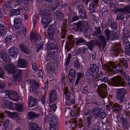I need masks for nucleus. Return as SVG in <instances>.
<instances>
[{"mask_svg": "<svg viewBox=\"0 0 130 130\" xmlns=\"http://www.w3.org/2000/svg\"><path fill=\"white\" fill-rule=\"evenodd\" d=\"M87 120L88 127H90V125L93 122L92 116V115H90L88 116L87 118Z\"/></svg>", "mask_w": 130, "mask_h": 130, "instance_id": "nucleus-39", "label": "nucleus"}, {"mask_svg": "<svg viewBox=\"0 0 130 130\" xmlns=\"http://www.w3.org/2000/svg\"><path fill=\"white\" fill-rule=\"evenodd\" d=\"M99 0H92L93 2L90 4L89 8L90 10L91 13H94L92 14V16L93 20H95L96 18H98V13L97 12L95 11V7L98 5V4L99 2Z\"/></svg>", "mask_w": 130, "mask_h": 130, "instance_id": "nucleus-5", "label": "nucleus"}, {"mask_svg": "<svg viewBox=\"0 0 130 130\" xmlns=\"http://www.w3.org/2000/svg\"><path fill=\"white\" fill-rule=\"evenodd\" d=\"M109 64L110 66L113 68L116 66V64L115 62L110 61Z\"/></svg>", "mask_w": 130, "mask_h": 130, "instance_id": "nucleus-58", "label": "nucleus"}, {"mask_svg": "<svg viewBox=\"0 0 130 130\" xmlns=\"http://www.w3.org/2000/svg\"><path fill=\"white\" fill-rule=\"evenodd\" d=\"M101 109L99 108H95L93 109L92 113L94 116L95 117H98L99 116L100 114V111Z\"/></svg>", "mask_w": 130, "mask_h": 130, "instance_id": "nucleus-31", "label": "nucleus"}, {"mask_svg": "<svg viewBox=\"0 0 130 130\" xmlns=\"http://www.w3.org/2000/svg\"><path fill=\"white\" fill-rule=\"evenodd\" d=\"M12 38V37L10 35L7 36L5 39V41L6 43L8 44L10 43L11 42Z\"/></svg>", "mask_w": 130, "mask_h": 130, "instance_id": "nucleus-49", "label": "nucleus"}, {"mask_svg": "<svg viewBox=\"0 0 130 130\" xmlns=\"http://www.w3.org/2000/svg\"><path fill=\"white\" fill-rule=\"evenodd\" d=\"M88 22L86 21H80L75 24L76 26V31L80 33L82 32L84 26L88 25Z\"/></svg>", "mask_w": 130, "mask_h": 130, "instance_id": "nucleus-13", "label": "nucleus"}, {"mask_svg": "<svg viewBox=\"0 0 130 130\" xmlns=\"http://www.w3.org/2000/svg\"><path fill=\"white\" fill-rule=\"evenodd\" d=\"M22 70L19 69L15 70V75L13 76L11 80V84L15 85L20 81L22 77Z\"/></svg>", "mask_w": 130, "mask_h": 130, "instance_id": "nucleus-4", "label": "nucleus"}, {"mask_svg": "<svg viewBox=\"0 0 130 130\" xmlns=\"http://www.w3.org/2000/svg\"><path fill=\"white\" fill-rule=\"evenodd\" d=\"M66 79L65 78L64 74H63L61 77V81L62 83H64L66 82Z\"/></svg>", "mask_w": 130, "mask_h": 130, "instance_id": "nucleus-61", "label": "nucleus"}, {"mask_svg": "<svg viewBox=\"0 0 130 130\" xmlns=\"http://www.w3.org/2000/svg\"><path fill=\"white\" fill-rule=\"evenodd\" d=\"M120 120L121 121V123L122 128L124 129H127L129 128L130 123L126 118L123 117H121Z\"/></svg>", "mask_w": 130, "mask_h": 130, "instance_id": "nucleus-17", "label": "nucleus"}, {"mask_svg": "<svg viewBox=\"0 0 130 130\" xmlns=\"http://www.w3.org/2000/svg\"><path fill=\"white\" fill-rule=\"evenodd\" d=\"M6 98H9L11 100L17 101V99L18 97V94L16 92L13 91L11 90L5 91Z\"/></svg>", "mask_w": 130, "mask_h": 130, "instance_id": "nucleus-11", "label": "nucleus"}, {"mask_svg": "<svg viewBox=\"0 0 130 130\" xmlns=\"http://www.w3.org/2000/svg\"><path fill=\"white\" fill-rule=\"evenodd\" d=\"M52 119L50 121V130H56L58 126V122L57 118L54 116H52Z\"/></svg>", "mask_w": 130, "mask_h": 130, "instance_id": "nucleus-12", "label": "nucleus"}, {"mask_svg": "<svg viewBox=\"0 0 130 130\" xmlns=\"http://www.w3.org/2000/svg\"><path fill=\"white\" fill-rule=\"evenodd\" d=\"M115 12L116 13L117 12H121V13H124L123 9V8H115Z\"/></svg>", "mask_w": 130, "mask_h": 130, "instance_id": "nucleus-57", "label": "nucleus"}, {"mask_svg": "<svg viewBox=\"0 0 130 130\" xmlns=\"http://www.w3.org/2000/svg\"><path fill=\"white\" fill-rule=\"evenodd\" d=\"M124 13H130V6H127L123 8Z\"/></svg>", "mask_w": 130, "mask_h": 130, "instance_id": "nucleus-48", "label": "nucleus"}, {"mask_svg": "<svg viewBox=\"0 0 130 130\" xmlns=\"http://www.w3.org/2000/svg\"><path fill=\"white\" fill-rule=\"evenodd\" d=\"M102 68L104 70L107 71L109 72H113L115 73H117L121 71V68L119 66H116L112 69L111 68L109 65L105 64L103 65L102 63Z\"/></svg>", "mask_w": 130, "mask_h": 130, "instance_id": "nucleus-9", "label": "nucleus"}, {"mask_svg": "<svg viewBox=\"0 0 130 130\" xmlns=\"http://www.w3.org/2000/svg\"><path fill=\"white\" fill-rule=\"evenodd\" d=\"M107 88L106 85L104 83L100 85L98 87V90L99 95L102 99L106 98L107 96L106 91Z\"/></svg>", "mask_w": 130, "mask_h": 130, "instance_id": "nucleus-8", "label": "nucleus"}, {"mask_svg": "<svg viewBox=\"0 0 130 130\" xmlns=\"http://www.w3.org/2000/svg\"><path fill=\"white\" fill-rule=\"evenodd\" d=\"M98 38L100 42V43L98 44V47L100 49L102 48V45L103 50L107 43L106 39L104 36L101 35L98 37Z\"/></svg>", "mask_w": 130, "mask_h": 130, "instance_id": "nucleus-15", "label": "nucleus"}, {"mask_svg": "<svg viewBox=\"0 0 130 130\" xmlns=\"http://www.w3.org/2000/svg\"><path fill=\"white\" fill-rule=\"evenodd\" d=\"M108 84L112 86H123L125 84V82L122 80L120 76L117 75L110 79Z\"/></svg>", "mask_w": 130, "mask_h": 130, "instance_id": "nucleus-3", "label": "nucleus"}, {"mask_svg": "<svg viewBox=\"0 0 130 130\" xmlns=\"http://www.w3.org/2000/svg\"><path fill=\"white\" fill-rule=\"evenodd\" d=\"M18 50L16 47H13L10 49L9 52L10 56L12 57H15L18 53Z\"/></svg>", "mask_w": 130, "mask_h": 130, "instance_id": "nucleus-20", "label": "nucleus"}, {"mask_svg": "<svg viewBox=\"0 0 130 130\" xmlns=\"http://www.w3.org/2000/svg\"><path fill=\"white\" fill-rule=\"evenodd\" d=\"M122 41L123 43L128 41L129 40H130V37L127 35L124 34V35L122 36Z\"/></svg>", "mask_w": 130, "mask_h": 130, "instance_id": "nucleus-45", "label": "nucleus"}, {"mask_svg": "<svg viewBox=\"0 0 130 130\" xmlns=\"http://www.w3.org/2000/svg\"><path fill=\"white\" fill-rule=\"evenodd\" d=\"M90 66V68L87 70L86 72V75L87 76L91 75L94 76L98 72V68L96 64H91Z\"/></svg>", "mask_w": 130, "mask_h": 130, "instance_id": "nucleus-7", "label": "nucleus"}, {"mask_svg": "<svg viewBox=\"0 0 130 130\" xmlns=\"http://www.w3.org/2000/svg\"><path fill=\"white\" fill-rule=\"evenodd\" d=\"M107 24L108 26H110L113 31H115L117 30V26L116 23L110 19L108 20Z\"/></svg>", "mask_w": 130, "mask_h": 130, "instance_id": "nucleus-24", "label": "nucleus"}, {"mask_svg": "<svg viewBox=\"0 0 130 130\" xmlns=\"http://www.w3.org/2000/svg\"><path fill=\"white\" fill-rule=\"evenodd\" d=\"M104 33L107 38V40L109 41L118 39V37L117 33L113 31H110L108 29H106L104 31Z\"/></svg>", "mask_w": 130, "mask_h": 130, "instance_id": "nucleus-6", "label": "nucleus"}, {"mask_svg": "<svg viewBox=\"0 0 130 130\" xmlns=\"http://www.w3.org/2000/svg\"><path fill=\"white\" fill-rule=\"evenodd\" d=\"M54 31L52 32V33L48 32V36L51 40H53L54 39Z\"/></svg>", "mask_w": 130, "mask_h": 130, "instance_id": "nucleus-56", "label": "nucleus"}, {"mask_svg": "<svg viewBox=\"0 0 130 130\" xmlns=\"http://www.w3.org/2000/svg\"><path fill=\"white\" fill-rule=\"evenodd\" d=\"M86 45L91 51H92L94 47V41H92L89 42L88 43H86Z\"/></svg>", "mask_w": 130, "mask_h": 130, "instance_id": "nucleus-42", "label": "nucleus"}, {"mask_svg": "<svg viewBox=\"0 0 130 130\" xmlns=\"http://www.w3.org/2000/svg\"><path fill=\"white\" fill-rule=\"evenodd\" d=\"M1 1L2 2H3L4 4L3 6V8H6L8 7V4H9V3L8 0H1Z\"/></svg>", "mask_w": 130, "mask_h": 130, "instance_id": "nucleus-47", "label": "nucleus"}, {"mask_svg": "<svg viewBox=\"0 0 130 130\" xmlns=\"http://www.w3.org/2000/svg\"><path fill=\"white\" fill-rule=\"evenodd\" d=\"M46 45L48 49L52 53H56L58 50L56 46L53 43L48 42Z\"/></svg>", "mask_w": 130, "mask_h": 130, "instance_id": "nucleus-18", "label": "nucleus"}, {"mask_svg": "<svg viewBox=\"0 0 130 130\" xmlns=\"http://www.w3.org/2000/svg\"><path fill=\"white\" fill-rule=\"evenodd\" d=\"M15 108L17 110L19 111H21L23 110V104H16Z\"/></svg>", "mask_w": 130, "mask_h": 130, "instance_id": "nucleus-43", "label": "nucleus"}, {"mask_svg": "<svg viewBox=\"0 0 130 130\" xmlns=\"http://www.w3.org/2000/svg\"><path fill=\"white\" fill-rule=\"evenodd\" d=\"M121 52H123V51L122 50L121 44L119 43L116 45L114 48L111 51V53L113 54L116 56H119Z\"/></svg>", "mask_w": 130, "mask_h": 130, "instance_id": "nucleus-16", "label": "nucleus"}, {"mask_svg": "<svg viewBox=\"0 0 130 130\" xmlns=\"http://www.w3.org/2000/svg\"><path fill=\"white\" fill-rule=\"evenodd\" d=\"M75 42L76 46H80L81 43L86 42V40L83 38H77L75 39Z\"/></svg>", "mask_w": 130, "mask_h": 130, "instance_id": "nucleus-27", "label": "nucleus"}, {"mask_svg": "<svg viewBox=\"0 0 130 130\" xmlns=\"http://www.w3.org/2000/svg\"><path fill=\"white\" fill-rule=\"evenodd\" d=\"M74 67L76 69H78L80 67V64L78 61H76L74 63Z\"/></svg>", "mask_w": 130, "mask_h": 130, "instance_id": "nucleus-55", "label": "nucleus"}, {"mask_svg": "<svg viewBox=\"0 0 130 130\" xmlns=\"http://www.w3.org/2000/svg\"><path fill=\"white\" fill-rule=\"evenodd\" d=\"M51 64V62H49L47 63V65H46V69L49 73L51 72L53 68V67Z\"/></svg>", "mask_w": 130, "mask_h": 130, "instance_id": "nucleus-41", "label": "nucleus"}, {"mask_svg": "<svg viewBox=\"0 0 130 130\" xmlns=\"http://www.w3.org/2000/svg\"><path fill=\"white\" fill-rule=\"evenodd\" d=\"M10 123V122L8 119H6L4 123L3 126L5 128V129L7 128L9 125V123Z\"/></svg>", "mask_w": 130, "mask_h": 130, "instance_id": "nucleus-52", "label": "nucleus"}, {"mask_svg": "<svg viewBox=\"0 0 130 130\" xmlns=\"http://www.w3.org/2000/svg\"><path fill=\"white\" fill-rule=\"evenodd\" d=\"M29 84L30 85L29 91L32 92H36L37 91V90L39 88V86L37 83L34 80H31L29 83Z\"/></svg>", "mask_w": 130, "mask_h": 130, "instance_id": "nucleus-14", "label": "nucleus"}, {"mask_svg": "<svg viewBox=\"0 0 130 130\" xmlns=\"http://www.w3.org/2000/svg\"><path fill=\"white\" fill-rule=\"evenodd\" d=\"M28 115L29 119H30L38 117L39 115L38 114H36L34 112L30 111L28 113Z\"/></svg>", "mask_w": 130, "mask_h": 130, "instance_id": "nucleus-37", "label": "nucleus"}, {"mask_svg": "<svg viewBox=\"0 0 130 130\" xmlns=\"http://www.w3.org/2000/svg\"><path fill=\"white\" fill-rule=\"evenodd\" d=\"M31 128L33 130H40L41 129L40 127H39L36 124L32 123L30 124Z\"/></svg>", "mask_w": 130, "mask_h": 130, "instance_id": "nucleus-36", "label": "nucleus"}, {"mask_svg": "<svg viewBox=\"0 0 130 130\" xmlns=\"http://www.w3.org/2000/svg\"><path fill=\"white\" fill-rule=\"evenodd\" d=\"M50 8L48 6L43 5L40 8L39 14L41 16L43 17L41 22L42 24L49 23L51 21V15L50 14Z\"/></svg>", "mask_w": 130, "mask_h": 130, "instance_id": "nucleus-1", "label": "nucleus"}, {"mask_svg": "<svg viewBox=\"0 0 130 130\" xmlns=\"http://www.w3.org/2000/svg\"><path fill=\"white\" fill-rule=\"evenodd\" d=\"M67 25V24L65 23L64 24L63 26L62 27V32L61 35V37L62 39L64 38L65 37V36L66 35L67 29L66 27L65 26H66Z\"/></svg>", "mask_w": 130, "mask_h": 130, "instance_id": "nucleus-30", "label": "nucleus"}, {"mask_svg": "<svg viewBox=\"0 0 130 130\" xmlns=\"http://www.w3.org/2000/svg\"><path fill=\"white\" fill-rule=\"evenodd\" d=\"M4 104L6 107L9 109L13 110L14 108L12 105V102L7 100H5L4 102Z\"/></svg>", "mask_w": 130, "mask_h": 130, "instance_id": "nucleus-32", "label": "nucleus"}, {"mask_svg": "<svg viewBox=\"0 0 130 130\" xmlns=\"http://www.w3.org/2000/svg\"><path fill=\"white\" fill-rule=\"evenodd\" d=\"M124 18V16L121 14H119L117 17V19L118 20H123Z\"/></svg>", "mask_w": 130, "mask_h": 130, "instance_id": "nucleus-63", "label": "nucleus"}, {"mask_svg": "<svg viewBox=\"0 0 130 130\" xmlns=\"http://www.w3.org/2000/svg\"><path fill=\"white\" fill-rule=\"evenodd\" d=\"M54 31L53 29V26L50 25L48 27V32L52 33V32Z\"/></svg>", "mask_w": 130, "mask_h": 130, "instance_id": "nucleus-62", "label": "nucleus"}, {"mask_svg": "<svg viewBox=\"0 0 130 130\" xmlns=\"http://www.w3.org/2000/svg\"><path fill=\"white\" fill-rule=\"evenodd\" d=\"M90 29V27L88 25L84 26L82 32L85 33L86 34H87L88 32V31Z\"/></svg>", "mask_w": 130, "mask_h": 130, "instance_id": "nucleus-46", "label": "nucleus"}, {"mask_svg": "<svg viewBox=\"0 0 130 130\" xmlns=\"http://www.w3.org/2000/svg\"><path fill=\"white\" fill-rule=\"evenodd\" d=\"M117 100L120 103H122L124 101V98L126 94V90L124 89H117Z\"/></svg>", "mask_w": 130, "mask_h": 130, "instance_id": "nucleus-10", "label": "nucleus"}, {"mask_svg": "<svg viewBox=\"0 0 130 130\" xmlns=\"http://www.w3.org/2000/svg\"><path fill=\"white\" fill-rule=\"evenodd\" d=\"M64 93L65 94L66 99L68 100H70V92L67 89L65 88Z\"/></svg>", "mask_w": 130, "mask_h": 130, "instance_id": "nucleus-40", "label": "nucleus"}, {"mask_svg": "<svg viewBox=\"0 0 130 130\" xmlns=\"http://www.w3.org/2000/svg\"><path fill=\"white\" fill-rule=\"evenodd\" d=\"M100 80H102L103 82L105 83H107L109 81L108 78L106 76H104L102 79H101Z\"/></svg>", "mask_w": 130, "mask_h": 130, "instance_id": "nucleus-54", "label": "nucleus"}, {"mask_svg": "<svg viewBox=\"0 0 130 130\" xmlns=\"http://www.w3.org/2000/svg\"><path fill=\"white\" fill-rule=\"evenodd\" d=\"M30 39L31 41L33 43H35L36 46L37 48V52L41 49L43 47V42L42 41L40 40L41 37L38 35L36 33L30 34Z\"/></svg>", "mask_w": 130, "mask_h": 130, "instance_id": "nucleus-2", "label": "nucleus"}, {"mask_svg": "<svg viewBox=\"0 0 130 130\" xmlns=\"http://www.w3.org/2000/svg\"><path fill=\"white\" fill-rule=\"evenodd\" d=\"M1 59L5 62H8L10 61L9 57L7 53L3 52L1 53Z\"/></svg>", "mask_w": 130, "mask_h": 130, "instance_id": "nucleus-28", "label": "nucleus"}, {"mask_svg": "<svg viewBox=\"0 0 130 130\" xmlns=\"http://www.w3.org/2000/svg\"><path fill=\"white\" fill-rule=\"evenodd\" d=\"M88 89L87 86H85L83 88V93L84 94H86L88 91Z\"/></svg>", "mask_w": 130, "mask_h": 130, "instance_id": "nucleus-59", "label": "nucleus"}, {"mask_svg": "<svg viewBox=\"0 0 130 130\" xmlns=\"http://www.w3.org/2000/svg\"><path fill=\"white\" fill-rule=\"evenodd\" d=\"M95 29L94 33L95 35L97 36L102 34V32L100 30V27H97L95 28Z\"/></svg>", "mask_w": 130, "mask_h": 130, "instance_id": "nucleus-44", "label": "nucleus"}, {"mask_svg": "<svg viewBox=\"0 0 130 130\" xmlns=\"http://www.w3.org/2000/svg\"><path fill=\"white\" fill-rule=\"evenodd\" d=\"M8 29V25L7 24H0V32L1 35L4 36L6 34V32L7 31Z\"/></svg>", "mask_w": 130, "mask_h": 130, "instance_id": "nucleus-19", "label": "nucleus"}, {"mask_svg": "<svg viewBox=\"0 0 130 130\" xmlns=\"http://www.w3.org/2000/svg\"><path fill=\"white\" fill-rule=\"evenodd\" d=\"M75 75V72L74 70L71 68L69 74V78L70 79H72Z\"/></svg>", "mask_w": 130, "mask_h": 130, "instance_id": "nucleus-38", "label": "nucleus"}, {"mask_svg": "<svg viewBox=\"0 0 130 130\" xmlns=\"http://www.w3.org/2000/svg\"><path fill=\"white\" fill-rule=\"evenodd\" d=\"M6 69L9 73L13 74L15 73V66L12 64H8L6 66Z\"/></svg>", "mask_w": 130, "mask_h": 130, "instance_id": "nucleus-22", "label": "nucleus"}, {"mask_svg": "<svg viewBox=\"0 0 130 130\" xmlns=\"http://www.w3.org/2000/svg\"><path fill=\"white\" fill-rule=\"evenodd\" d=\"M20 47L22 51L27 54H29L30 50L24 44H21L20 45Z\"/></svg>", "mask_w": 130, "mask_h": 130, "instance_id": "nucleus-34", "label": "nucleus"}, {"mask_svg": "<svg viewBox=\"0 0 130 130\" xmlns=\"http://www.w3.org/2000/svg\"><path fill=\"white\" fill-rule=\"evenodd\" d=\"M37 103V100L32 97H31L29 100V106L31 107L36 105Z\"/></svg>", "mask_w": 130, "mask_h": 130, "instance_id": "nucleus-26", "label": "nucleus"}, {"mask_svg": "<svg viewBox=\"0 0 130 130\" xmlns=\"http://www.w3.org/2000/svg\"><path fill=\"white\" fill-rule=\"evenodd\" d=\"M56 17L59 21H61L63 19V15L62 13L59 10H57L55 12Z\"/></svg>", "mask_w": 130, "mask_h": 130, "instance_id": "nucleus-35", "label": "nucleus"}, {"mask_svg": "<svg viewBox=\"0 0 130 130\" xmlns=\"http://www.w3.org/2000/svg\"><path fill=\"white\" fill-rule=\"evenodd\" d=\"M100 114L101 115V118L103 119L105 118L106 117V114L105 112L103 111V110L101 109V111H100Z\"/></svg>", "mask_w": 130, "mask_h": 130, "instance_id": "nucleus-51", "label": "nucleus"}, {"mask_svg": "<svg viewBox=\"0 0 130 130\" xmlns=\"http://www.w3.org/2000/svg\"><path fill=\"white\" fill-rule=\"evenodd\" d=\"M57 92L55 90L52 91L50 94L49 101L50 102L52 103L56 101L57 99Z\"/></svg>", "mask_w": 130, "mask_h": 130, "instance_id": "nucleus-23", "label": "nucleus"}, {"mask_svg": "<svg viewBox=\"0 0 130 130\" xmlns=\"http://www.w3.org/2000/svg\"><path fill=\"white\" fill-rule=\"evenodd\" d=\"M17 66L19 67L26 68L27 67L26 61L25 59H19Z\"/></svg>", "mask_w": 130, "mask_h": 130, "instance_id": "nucleus-25", "label": "nucleus"}, {"mask_svg": "<svg viewBox=\"0 0 130 130\" xmlns=\"http://www.w3.org/2000/svg\"><path fill=\"white\" fill-rule=\"evenodd\" d=\"M122 110V108L120 107V106H115L114 107V111L115 112H119L121 111Z\"/></svg>", "mask_w": 130, "mask_h": 130, "instance_id": "nucleus-53", "label": "nucleus"}, {"mask_svg": "<svg viewBox=\"0 0 130 130\" xmlns=\"http://www.w3.org/2000/svg\"><path fill=\"white\" fill-rule=\"evenodd\" d=\"M71 58V54L70 53L68 54V56L67 59L66 60V61L65 62V64L67 66L69 65L70 63V60Z\"/></svg>", "mask_w": 130, "mask_h": 130, "instance_id": "nucleus-50", "label": "nucleus"}, {"mask_svg": "<svg viewBox=\"0 0 130 130\" xmlns=\"http://www.w3.org/2000/svg\"><path fill=\"white\" fill-rule=\"evenodd\" d=\"M74 14V11L72 10L71 9H69V16L70 18Z\"/></svg>", "mask_w": 130, "mask_h": 130, "instance_id": "nucleus-64", "label": "nucleus"}, {"mask_svg": "<svg viewBox=\"0 0 130 130\" xmlns=\"http://www.w3.org/2000/svg\"><path fill=\"white\" fill-rule=\"evenodd\" d=\"M79 19V17L75 15L74 16L72 17V22H73L74 21L77 20Z\"/></svg>", "mask_w": 130, "mask_h": 130, "instance_id": "nucleus-60", "label": "nucleus"}, {"mask_svg": "<svg viewBox=\"0 0 130 130\" xmlns=\"http://www.w3.org/2000/svg\"><path fill=\"white\" fill-rule=\"evenodd\" d=\"M22 24V21L21 19L17 18L14 20V26L17 28H18L21 27Z\"/></svg>", "mask_w": 130, "mask_h": 130, "instance_id": "nucleus-29", "label": "nucleus"}, {"mask_svg": "<svg viewBox=\"0 0 130 130\" xmlns=\"http://www.w3.org/2000/svg\"><path fill=\"white\" fill-rule=\"evenodd\" d=\"M78 10L80 19L83 20L86 18L87 17V15L83 9V6L80 5L79 6Z\"/></svg>", "mask_w": 130, "mask_h": 130, "instance_id": "nucleus-21", "label": "nucleus"}, {"mask_svg": "<svg viewBox=\"0 0 130 130\" xmlns=\"http://www.w3.org/2000/svg\"><path fill=\"white\" fill-rule=\"evenodd\" d=\"M120 62L123 66L126 69H127L128 65L126 59L124 58H121L119 60Z\"/></svg>", "mask_w": 130, "mask_h": 130, "instance_id": "nucleus-33", "label": "nucleus"}]
</instances>
